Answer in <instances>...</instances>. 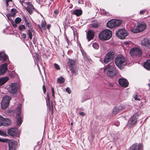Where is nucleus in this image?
Segmentation results:
<instances>
[{"label": "nucleus", "instance_id": "1", "mask_svg": "<svg viewBox=\"0 0 150 150\" xmlns=\"http://www.w3.org/2000/svg\"><path fill=\"white\" fill-rule=\"evenodd\" d=\"M126 60L124 57L122 55H118L115 59V63L120 69H122L126 64Z\"/></svg>", "mask_w": 150, "mask_h": 150}, {"label": "nucleus", "instance_id": "2", "mask_svg": "<svg viewBox=\"0 0 150 150\" xmlns=\"http://www.w3.org/2000/svg\"><path fill=\"white\" fill-rule=\"evenodd\" d=\"M112 31L108 29L104 30L99 34V39L102 40H106L109 39L112 37Z\"/></svg>", "mask_w": 150, "mask_h": 150}, {"label": "nucleus", "instance_id": "3", "mask_svg": "<svg viewBox=\"0 0 150 150\" xmlns=\"http://www.w3.org/2000/svg\"><path fill=\"white\" fill-rule=\"evenodd\" d=\"M107 67L104 69V70L107 71V74L110 77H113L116 76L118 73V71L114 67L108 64Z\"/></svg>", "mask_w": 150, "mask_h": 150}, {"label": "nucleus", "instance_id": "4", "mask_svg": "<svg viewBox=\"0 0 150 150\" xmlns=\"http://www.w3.org/2000/svg\"><path fill=\"white\" fill-rule=\"evenodd\" d=\"M122 23V21H121L112 19L108 21L106 25L108 28H113L120 25Z\"/></svg>", "mask_w": 150, "mask_h": 150}, {"label": "nucleus", "instance_id": "5", "mask_svg": "<svg viewBox=\"0 0 150 150\" xmlns=\"http://www.w3.org/2000/svg\"><path fill=\"white\" fill-rule=\"evenodd\" d=\"M11 97L5 95L2 99L1 102V107L2 109L6 108L8 106L9 101L11 100Z\"/></svg>", "mask_w": 150, "mask_h": 150}, {"label": "nucleus", "instance_id": "6", "mask_svg": "<svg viewBox=\"0 0 150 150\" xmlns=\"http://www.w3.org/2000/svg\"><path fill=\"white\" fill-rule=\"evenodd\" d=\"M117 36L119 38L122 39L125 38L127 35V33L125 30L123 29H119L116 33Z\"/></svg>", "mask_w": 150, "mask_h": 150}, {"label": "nucleus", "instance_id": "7", "mask_svg": "<svg viewBox=\"0 0 150 150\" xmlns=\"http://www.w3.org/2000/svg\"><path fill=\"white\" fill-rule=\"evenodd\" d=\"M114 53L112 52H109L104 59V62L105 64H107L111 62L113 59Z\"/></svg>", "mask_w": 150, "mask_h": 150}, {"label": "nucleus", "instance_id": "8", "mask_svg": "<svg viewBox=\"0 0 150 150\" xmlns=\"http://www.w3.org/2000/svg\"><path fill=\"white\" fill-rule=\"evenodd\" d=\"M8 134L13 137H17L19 135V131L16 128H11L7 130Z\"/></svg>", "mask_w": 150, "mask_h": 150}, {"label": "nucleus", "instance_id": "9", "mask_svg": "<svg viewBox=\"0 0 150 150\" xmlns=\"http://www.w3.org/2000/svg\"><path fill=\"white\" fill-rule=\"evenodd\" d=\"M129 53L132 56H139L141 54L142 51L138 47H133Z\"/></svg>", "mask_w": 150, "mask_h": 150}, {"label": "nucleus", "instance_id": "10", "mask_svg": "<svg viewBox=\"0 0 150 150\" xmlns=\"http://www.w3.org/2000/svg\"><path fill=\"white\" fill-rule=\"evenodd\" d=\"M16 87V83H13L11 84L7 89L9 93L12 94L15 93L17 91Z\"/></svg>", "mask_w": 150, "mask_h": 150}, {"label": "nucleus", "instance_id": "11", "mask_svg": "<svg viewBox=\"0 0 150 150\" xmlns=\"http://www.w3.org/2000/svg\"><path fill=\"white\" fill-rule=\"evenodd\" d=\"M17 110H18V112L17 113V124L18 126H20L22 124V118L20 115V114L21 112V108H18Z\"/></svg>", "mask_w": 150, "mask_h": 150}, {"label": "nucleus", "instance_id": "12", "mask_svg": "<svg viewBox=\"0 0 150 150\" xmlns=\"http://www.w3.org/2000/svg\"><path fill=\"white\" fill-rule=\"evenodd\" d=\"M9 150H15L17 143L15 141L12 140H8Z\"/></svg>", "mask_w": 150, "mask_h": 150}, {"label": "nucleus", "instance_id": "13", "mask_svg": "<svg viewBox=\"0 0 150 150\" xmlns=\"http://www.w3.org/2000/svg\"><path fill=\"white\" fill-rule=\"evenodd\" d=\"M119 84L122 86L124 87H127L129 84L127 81L124 79L120 78L118 80Z\"/></svg>", "mask_w": 150, "mask_h": 150}, {"label": "nucleus", "instance_id": "14", "mask_svg": "<svg viewBox=\"0 0 150 150\" xmlns=\"http://www.w3.org/2000/svg\"><path fill=\"white\" fill-rule=\"evenodd\" d=\"M139 115L137 113L134 114L129 120V123L131 125L135 124L137 121Z\"/></svg>", "mask_w": 150, "mask_h": 150}, {"label": "nucleus", "instance_id": "15", "mask_svg": "<svg viewBox=\"0 0 150 150\" xmlns=\"http://www.w3.org/2000/svg\"><path fill=\"white\" fill-rule=\"evenodd\" d=\"M8 64L5 63L2 64L0 68V75L4 74L8 69Z\"/></svg>", "mask_w": 150, "mask_h": 150}, {"label": "nucleus", "instance_id": "16", "mask_svg": "<svg viewBox=\"0 0 150 150\" xmlns=\"http://www.w3.org/2000/svg\"><path fill=\"white\" fill-rule=\"evenodd\" d=\"M95 32L91 30H88L86 33L87 38L88 41L93 39Z\"/></svg>", "mask_w": 150, "mask_h": 150}, {"label": "nucleus", "instance_id": "17", "mask_svg": "<svg viewBox=\"0 0 150 150\" xmlns=\"http://www.w3.org/2000/svg\"><path fill=\"white\" fill-rule=\"evenodd\" d=\"M143 146L142 144H139L138 146L137 144H133L130 147V150H142Z\"/></svg>", "mask_w": 150, "mask_h": 150}, {"label": "nucleus", "instance_id": "18", "mask_svg": "<svg viewBox=\"0 0 150 150\" xmlns=\"http://www.w3.org/2000/svg\"><path fill=\"white\" fill-rule=\"evenodd\" d=\"M141 44L147 48H150V40L147 39H144L141 42Z\"/></svg>", "mask_w": 150, "mask_h": 150}, {"label": "nucleus", "instance_id": "19", "mask_svg": "<svg viewBox=\"0 0 150 150\" xmlns=\"http://www.w3.org/2000/svg\"><path fill=\"white\" fill-rule=\"evenodd\" d=\"M137 25L138 28L139 30V32L143 31L146 27V24L143 22L139 23Z\"/></svg>", "mask_w": 150, "mask_h": 150}, {"label": "nucleus", "instance_id": "20", "mask_svg": "<svg viewBox=\"0 0 150 150\" xmlns=\"http://www.w3.org/2000/svg\"><path fill=\"white\" fill-rule=\"evenodd\" d=\"M68 65L69 68L77 66L75 61L74 60L70 59H69Z\"/></svg>", "mask_w": 150, "mask_h": 150}, {"label": "nucleus", "instance_id": "21", "mask_svg": "<svg viewBox=\"0 0 150 150\" xmlns=\"http://www.w3.org/2000/svg\"><path fill=\"white\" fill-rule=\"evenodd\" d=\"M11 123V120L8 118H5L3 117V125L7 126Z\"/></svg>", "mask_w": 150, "mask_h": 150}, {"label": "nucleus", "instance_id": "22", "mask_svg": "<svg viewBox=\"0 0 150 150\" xmlns=\"http://www.w3.org/2000/svg\"><path fill=\"white\" fill-rule=\"evenodd\" d=\"M124 109V108H122L121 105L119 106V107H115L113 110V111L114 114H116L118 112H120Z\"/></svg>", "mask_w": 150, "mask_h": 150}, {"label": "nucleus", "instance_id": "23", "mask_svg": "<svg viewBox=\"0 0 150 150\" xmlns=\"http://www.w3.org/2000/svg\"><path fill=\"white\" fill-rule=\"evenodd\" d=\"M9 79L8 76L2 77L0 79V86H2Z\"/></svg>", "mask_w": 150, "mask_h": 150}, {"label": "nucleus", "instance_id": "24", "mask_svg": "<svg viewBox=\"0 0 150 150\" xmlns=\"http://www.w3.org/2000/svg\"><path fill=\"white\" fill-rule=\"evenodd\" d=\"M144 67L147 70L150 69V59L147 60L144 64Z\"/></svg>", "mask_w": 150, "mask_h": 150}, {"label": "nucleus", "instance_id": "25", "mask_svg": "<svg viewBox=\"0 0 150 150\" xmlns=\"http://www.w3.org/2000/svg\"><path fill=\"white\" fill-rule=\"evenodd\" d=\"M73 14L77 16H79L82 15V11L81 9H75L73 11Z\"/></svg>", "mask_w": 150, "mask_h": 150}, {"label": "nucleus", "instance_id": "26", "mask_svg": "<svg viewBox=\"0 0 150 150\" xmlns=\"http://www.w3.org/2000/svg\"><path fill=\"white\" fill-rule=\"evenodd\" d=\"M17 12L15 8H12L9 14L7 15V16L8 17L12 16L14 17L16 15Z\"/></svg>", "mask_w": 150, "mask_h": 150}, {"label": "nucleus", "instance_id": "27", "mask_svg": "<svg viewBox=\"0 0 150 150\" xmlns=\"http://www.w3.org/2000/svg\"><path fill=\"white\" fill-rule=\"evenodd\" d=\"M138 28V25L137 26H134L133 27H132L130 28V30L132 32L134 33H139L140 32Z\"/></svg>", "mask_w": 150, "mask_h": 150}, {"label": "nucleus", "instance_id": "28", "mask_svg": "<svg viewBox=\"0 0 150 150\" xmlns=\"http://www.w3.org/2000/svg\"><path fill=\"white\" fill-rule=\"evenodd\" d=\"M71 71V72L73 75H76L77 73V66L69 68Z\"/></svg>", "mask_w": 150, "mask_h": 150}, {"label": "nucleus", "instance_id": "29", "mask_svg": "<svg viewBox=\"0 0 150 150\" xmlns=\"http://www.w3.org/2000/svg\"><path fill=\"white\" fill-rule=\"evenodd\" d=\"M7 59V56L5 54H3L0 52V60L3 59L4 61H6Z\"/></svg>", "mask_w": 150, "mask_h": 150}, {"label": "nucleus", "instance_id": "30", "mask_svg": "<svg viewBox=\"0 0 150 150\" xmlns=\"http://www.w3.org/2000/svg\"><path fill=\"white\" fill-rule=\"evenodd\" d=\"M25 24L26 26L29 29L31 30L32 31L33 30V26L29 21L25 23Z\"/></svg>", "mask_w": 150, "mask_h": 150}, {"label": "nucleus", "instance_id": "31", "mask_svg": "<svg viewBox=\"0 0 150 150\" xmlns=\"http://www.w3.org/2000/svg\"><path fill=\"white\" fill-rule=\"evenodd\" d=\"M65 79L63 77H60L58 78L57 79V82L60 84L62 83L64 81Z\"/></svg>", "mask_w": 150, "mask_h": 150}, {"label": "nucleus", "instance_id": "32", "mask_svg": "<svg viewBox=\"0 0 150 150\" xmlns=\"http://www.w3.org/2000/svg\"><path fill=\"white\" fill-rule=\"evenodd\" d=\"M92 45L93 47L96 50L98 49L99 47L98 44L95 42L93 43Z\"/></svg>", "mask_w": 150, "mask_h": 150}, {"label": "nucleus", "instance_id": "33", "mask_svg": "<svg viewBox=\"0 0 150 150\" xmlns=\"http://www.w3.org/2000/svg\"><path fill=\"white\" fill-rule=\"evenodd\" d=\"M91 28H98L99 26V25L97 23H93L91 24Z\"/></svg>", "mask_w": 150, "mask_h": 150}, {"label": "nucleus", "instance_id": "34", "mask_svg": "<svg viewBox=\"0 0 150 150\" xmlns=\"http://www.w3.org/2000/svg\"><path fill=\"white\" fill-rule=\"evenodd\" d=\"M32 31L30 29H29L28 30V34L29 36V38H30V40H31L33 36H32Z\"/></svg>", "mask_w": 150, "mask_h": 150}, {"label": "nucleus", "instance_id": "35", "mask_svg": "<svg viewBox=\"0 0 150 150\" xmlns=\"http://www.w3.org/2000/svg\"><path fill=\"white\" fill-rule=\"evenodd\" d=\"M22 21V19L19 17L16 18L15 20V22L16 24L19 23Z\"/></svg>", "mask_w": 150, "mask_h": 150}, {"label": "nucleus", "instance_id": "36", "mask_svg": "<svg viewBox=\"0 0 150 150\" xmlns=\"http://www.w3.org/2000/svg\"><path fill=\"white\" fill-rule=\"evenodd\" d=\"M0 135L4 137L8 136L5 132L1 130H0Z\"/></svg>", "mask_w": 150, "mask_h": 150}, {"label": "nucleus", "instance_id": "37", "mask_svg": "<svg viewBox=\"0 0 150 150\" xmlns=\"http://www.w3.org/2000/svg\"><path fill=\"white\" fill-rule=\"evenodd\" d=\"M25 28V27L24 25H21L18 27V29L21 31H23Z\"/></svg>", "mask_w": 150, "mask_h": 150}, {"label": "nucleus", "instance_id": "38", "mask_svg": "<svg viewBox=\"0 0 150 150\" xmlns=\"http://www.w3.org/2000/svg\"><path fill=\"white\" fill-rule=\"evenodd\" d=\"M46 25V22L45 21H42L41 24V26L43 28L45 29Z\"/></svg>", "mask_w": 150, "mask_h": 150}, {"label": "nucleus", "instance_id": "39", "mask_svg": "<svg viewBox=\"0 0 150 150\" xmlns=\"http://www.w3.org/2000/svg\"><path fill=\"white\" fill-rule=\"evenodd\" d=\"M25 9L27 11L28 13L30 14H31L33 12V9L29 8L26 7L25 8Z\"/></svg>", "mask_w": 150, "mask_h": 150}, {"label": "nucleus", "instance_id": "40", "mask_svg": "<svg viewBox=\"0 0 150 150\" xmlns=\"http://www.w3.org/2000/svg\"><path fill=\"white\" fill-rule=\"evenodd\" d=\"M139 97V96L135 94H134L133 96V98L136 100H140V99Z\"/></svg>", "mask_w": 150, "mask_h": 150}, {"label": "nucleus", "instance_id": "41", "mask_svg": "<svg viewBox=\"0 0 150 150\" xmlns=\"http://www.w3.org/2000/svg\"><path fill=\"white\" fill-rule=\"evenodd\" d=\"M100 11L101 13L102 14L104 15H107V13L106 12V11L104 9H100Z\"/></svg>", "mask_w": 150, "mask_h": 150}, {"label": "nucleus", "instance_id": "42", "mask_svg": "<svg viewBox=\"0 0 150 150\" xmlns=\"http://www.w3.org/2000/svg\"><path fill=\"white\" fill-rule=\"evenodd\" d=\"M84 57V60L86 61H89L90 62V60H91V59L89 58L88 56H87V55L86 54L84 56H83Z\"/></svg>", "mask_w": 150, "mask_h": 150}, {"label": "nucleus", "instance_id": "43", "mask_svg": "<svg viewBox=\"0 0 150 150\" xmlns=\"http://www.w3.org/2000/svg\"><path fill=\"white\" fill-rule=\"evenodd\" d=\"M27 7L33 9V10H35V9L33 4L31 3L29 4L28 6Z\"/></svg>", "mask_w": 150, "mask_h": 150}, {"label": "nucleus", "instance_id": "44", "mask_svg": "<svg viewBox=\"0 0 150 150\" xmlns=\"http://www.w3.org/2000/svg\"><path fill=\"white\" fill-rule=\"evenodd\" d=\"M3 117L0 116V126L3 125Z\"/></svg>", "mask_w": 150, "mask_h": 150}, {"label": "nucleus", "instance_id": "45", "mask_svg": "<svg viewBox=\"0 0 150 150\" xmlns=\"http://www.w3.org/2000/svg\"><path fill=\"white\" fill-rule=\"evenodd\" d=\"M8 141V139H7L0 138V142H7Z\"/></svg>", "mask_w": 150, "mask_h": 150}, {"label": "nucleus", "instance_id": "46", "mask_svg": "<svg viewBox=\"0 0 150 150\" xmlns=\"http://www.w3.org/2000/svg\"><path fill=\"white\" fill-rule=\"evenodd\" d=\"M54 66L55 68V69L58 70H59L60 69V67H59V66L56 63H54Z\"/></svg>", "mask_w": 150, "mask_h": 150}, {"label": "nucleus", "instance_id": "47", "mask_svg": "<svg viewBox=\"0 0 150 150\" xmlns=\"http://www.w3.org/2000/svg\"><path fill=\"white\" fill-rule=\"evenodd\" d=\"M47 97H48V98H47V102H46V103H47V105L48 106V104L50 106V98L48 97V95H47Z\"/></svg>", "mask_w": 150, "mask_h": 150}, {"label": "nucleus", "instance_id": "48", "mask_svg": "<svg viewBox=\"0 0 150 150\" xmlns=\"http://www.w3.org/2000/svg\"><path fill=\"white\" fill-rule=\"evenodd\" d=\"M66 91L69 94H70L71 93V91L70 88L69 87H67L66 88Z\"/></svg>", "mask_w": 150, "mask_h": 150}, {"label": "nucleus", "instance_id": "49", "mask_svg": "<svg viewBox=\"0 0 150 150\" xmlns=\"http://www.w3.org/2000/svg\"><path fill=\"white\" fill-rule=\"evenodd\" d=\"M21 36L23 38L25 39L27 37L26 34L25 33H23L21 35Z\"/></svg>", "mask_w": 150, "mask_h": 150}, {"label": "nucleus", "instance_id": "50", "mask_svg": "<svg viewBox=\"0 0 150 150\" xmlns=\"http://www.w3.org/2000/svg\"><path fill=\"white\" fill-rule=\"evenodd\" d=\"M52 96L53 97H54V88H53V87H52Z\"/></svg>", "mask_w": 150, "mask_h": 150}, {"label": "nucleus", "instance_id": "51", "mask_svg": "<svg viewBox=\"0 0 150 150\" xmlns=\"http://www.w3.org/2000/svg\"><path fill=\"white\" fill-rule=\"evenodd\" d=\"M23 18L24 19V21L25 23L26 22H27L29 21L24 16H23Z\"/></svg>", "mask_w": 150, "mask_h": 150}, {"label": "nucleus", "instance_id": "52", "mask_svg": "<svg viewBox=\"0 0 150 150\" xmlns=\"http://www.w3.org/2000/svg\"><path fill=\"white\" fill-rule=\"evenodd\" d=\"M23 18L24 19V21L25 23L26 22H27L29 21L24 16H23Z\"/></svg>", "mask_w": 150, "mask_h": 150}, {"label": "nucleus", "instance_id": "53", "mask_svg": "<svg viewBox=\"0 0 150 150\" xmlns=\"http://www.w3.org/2000/svg\"><path fill=\"white\" fill-rule=\"evenodd\" d=\"M43 89L44 93H45L46 92V89L44 85H43L42 86Z\"/></svg>", "mask_w": 150, "mask_h": 150}, {"label": "nucleus", "instance_id": "54", "mask_svg": "<svg viewBox=\"0 0 150 150\" xmlns=\"http://www.w3.org/2000/svg\"><path fill=\"white\" fill-rule=\"evenodd\" d=\"M146 11V10H143L140 12V14H143L144 13H145Z\"/></svg>", "mask_w": 150, "mask_h": 150}, {"label": "nucleus", "instance_id": "55", "mask_svg": "<svg viewBox=\"0 0 150 150\" xmlns=\"http://www.w3.org/2000/svg\"><path fill=\"white\" fill-rule=\"evenodd\" d=\"M5 0L6 1V5L7 6H8V2L9 1H12L11 0Z\"/></svg>", "mask_w": 150, "mask_h": 150}, {"label": "nucleus", "instance_id": "56", "mask_svg": "<svg viewBox=\"0 0 150 150\" xmlns=\"http://www.w3.org/2000/svg\"><path fill=\"white\" fill-rule=\"evenodd\" d=\"M79 115L82 116H84L85 115V113L83 112H80L79 113Z\"/></svg>", "mask_w": 150, "mask_h": 150}, {"label": "nucleus", "instance_id": "57", "mask_svg": "<svg viewBox=\"0 0 150 150\" xmlns=\"http://www.w3.org/2000/svg\"><path fill=\"white\" fill-rule=\"evenodd\" d=\"M59 12V10L57 9L54 11V13L56 14H57Z\"/></svg>", "mask_w": 150, "mask_h": 150}, {"label": "nucleus", "instance_id": "58", "mask_svg": "<svg viewBox=\"0 0 150 150\" xmlns=\"http://www.w3.org/2000/svg\"><path fill=\"white\" fill-rule=\"evenodd\" d=\"M45 0H37V1L39 2V3L45 2Z\"/></svg>", "mask_w": 150, "mask_h": 150}, {"label": "nucleus", "instance_id": "59", "mask_svg": "<svg viewBox=\"0 0 150 150\" xmlns=\"http://www.w3.org/2000/svg\"><path fill=\"white\" fill-rule=\"evenodd\" d=\"M50 27H51V25L50 24H48L47 25V28L48 30H49Z\"/></svg>", "mask_w": 150, "mask_h": 150}, {"label": "nucleus", "instance_id": "60", "mask_svg": "<svg viewBox=\"0 0 150 150\" xmlns=\"http://www.w3.org/2000/svg\"><path fill=\"white\" fill-rule=\"evenodd\" d=\"M65 39H66V40L67 43H69V40L68 39L67 37H66L65 38Z\"/></svg>", "mask_w": 150, "mask_h": 150}, {"label": "nucleus", "instance_id": "61", "mask_svg": "<svg viewBox=\"0 0 150 150\" xmlns=\"http://www.w3.org/2000/svg\"><path fill=\"white\" fill-rule=\"evenodd\" d=\"M81 52H82V54L83 56L86 54V53L84 52L83 51H82Z\"/></svg>", "mask_w": 150, "mask_h": 150}, {"label": "nucleus", "instance_id": "62", "mask_svg": "<svg viewBox=\"0 0 150 150\" xmlns=\"http://www.w3.org/2000/svg\"><path fill=\"white\" fill-rule=\"evenodd\" d=\"M13 26L15 28L17 26V24H16V23H14V24H13Z\"/></svg>", "mask_w": 150, "mask_h": 150}, {"label": "nucleus", "instance_id": "63", "mask_svg": "<svg viewBox=\"0 0 150 150\" xmlns=\"http://www.w3.org/2000/svg\"><path fill=\"white\" fill-rule=\"evenodd\" d=\"M51 106H52V108H53V105L52 104V103H51Z\"/></svg>", "mask_w": 150, "mask_h": 150}, {"label": "nucleus", "instance_id": "64", "mask_svg": "<svg viewBox=\"0 0 150 150\" xmlns=\"http://www.w3.org/2000/svg\"><path fill=\"white\" fill-rule=\"evenodd\" d=\"M73 123L72 122H71V125H73Z\"/></svg>", "mask_w": 150, "mask_h": 150}]
</instances>
